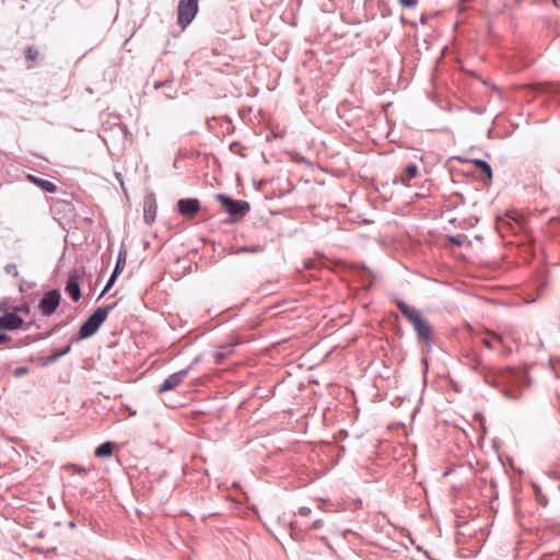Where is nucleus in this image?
Here are the masks:
<instances>
[{
  "instance_id": "nucleus-13",
  "label": "nucleus",
  "mask_w": 560,
  "mask_h": 560,
  "mask_svg": "<svg viewBox=\"0 0 560 560\" xmlns=\"http://www.w3.org/2000/svg\"><path fill=\"white\" fill-rule=\"evenodd\" d=\"M470 163H472L476 168L483 175L485 180L490 183L492 180V170L491 166L483 160H470Z\"/></svg>"
},
{
  "instance_id": "nucleus-22",
  "label": "nucleus",
  "mask_w": 560,
  "mask_h": 560,
  "mask_svg": "<svg viewBox=\"0 0 560 560\" xmlns=\"http://www.w3.org/2000/svg\"><path fill=\"white\" fill-rule=\"evenodd\" d=\"M143 221L145 224L151 225L155 221V212H144Z\"/></svg>"
},
{
  "instance_id": "nucleus-10",
  "label": "nucleus",
  "mask_w": 560,
  "mask_h": 560,
  "mask_svg": "<svg viewBox=\"0 0 560 560\" xmlns=\"http://www.w3.org/2000/svg\"><path fill=\"white\" fill-rule=\"evenodd\" d=\"M523 220V212H504L502 217L497 218V224L498 229L502 230L504 226L512 225V221L516 224H520V222Z\"/></svg>"
},
{
  "instance_id": "nucleus-16",
  "label": "nucleus",
  "mask_w": 560,
  "mask_h": 560,
  "mask_svg": "<svg viewBox=\"0 0 560 560\" xmlns=\"http://www.w3.org/2000/svg\"><path fill=\"white\" fill-rule=\"evenodd\" d=\"M115 444L112 442H105L95 450V456L97 457H109L113 454Z\"/></svg>"
},
{
  "instance_id": "nucleus-26",
  "label": "nucleus",
  "mask_w": 560,
  "mask_h": 560,
  "mask_svg": "<svg viewBox=\"0 0 560 560\" xmlns=\"http://www.w3.org/2000/svg\"><path fill=\"white\" fill-rule=\"evenodd\" d=\"M5 271L8 273H12L13 276L18 277L19 276V272H18V269H16V266L14 265H9L5 267Z\"/></svg>"
},
{
  "instance_id": "nucleus-1",
  "label": "nucleus",
  "mask_w": 560,
  "mask_h": 560,
  "mask_svg": "<svg viewBox=\"0 0 560 560\" xmlns=\"http://www.w3.org/2000/svg\"><path fill=\"white\" fill-rule=\"evenodd\" d=\"M112 307H100L97 308L81 326L80 328V338H89L93 336L101 325L105 322L108 316V312Z\"/></svg>"
},
{
  "instance_id": "nucleus-15",
  "label": "nucleus",
  "mask_w": 560,
  "mask_h": 560,
  "mask_svg": "<svg viewBox=\"0 0 560 560\" xmlns=\"http://www.w3.org/2000/svg\"><path fill=\"white\" fill-rule=\"evenodd\" d=\"M178 210H199L200 209V202L198 199L195 198H188V199H180L177 203Z\"/></svg>"
},
{
  "instance_id": "nucleus-28",
  "label": "nucleus",
  "mask_w": 560,
  "mask_h": 560,
  "mask_svg": "<svg viewBox=\"0 0 560 560\" xmlns=\"http://www.w3.org/2000/svg\"><path fill=\"white\" fill-rule=\"evenodd\" d=\"M11 338L5 334H0V343L10 341Z\"/></svg>"
},
{
  "instance_id": "nucleus-14",
  "label": "nucleus",
  "mask_w": 560,
  "mask_h": 560,
  "mask_svg": "<svg viewBox=\"0 0 560 560\" xmlns=\"http://www.w3.org/2000/svg\"><path fill=\"white\" fill-rule=\"evenodd\" d=\"M27 179L45 191L55 192L57 190L56 185L49 180L36 177L34 175H27Z\"/></svg>"
},
{
  "instance_id": "nucleus-27",
  "label": "nucleus",
  "mask_w": 560,
  "mask_h": 560,
  "mask_svg": "<svg viewBox=\"0 0 560 560\" xmlns=\"http://www.w3.org/2000/svg\"><path fill=\"white\" fill-rule=\"evenodd\" d=\"M450 241L456 245H462L463 243V237L462 236H456V237H451Z\"/></svg>"
},
{
  "instance_id": "nucleus-4",
  "label": "nucleus",
  "mask_w": 560,
  "mask_h": 560,
  "mask_svg": "<svg viewBox=\"0 0 560 560\" xmlns=\"http://www.w3.org/2000/svg\"><path fill=\"white\" fill-rule=\"evenodd\" d=\"M311 514V509L306 506H302L299 509L298 514L295 515V518L291 522V528L292 530H300V532H307L310 529H317L323 526V522L320 520H317L312 523V525H307L303 523L299 517H306Z\"/></svg>"
},
{
  "instance_id": "nucleus-19",
  "label": "nucleus",
  "mask_w": 560,
  "mask_h": 560,
  "mask_svg": "<svg viewBox=\"0 0 560 560\" xmlns=\"http://www.w3.org/2000/svg\"><path fill=\"white\" fill-rule=\"evenodd\" d=\"M493 340L498 342H502V337L498 334H491L490 337L486 336L481 339V342L485 347L492 349L493 348Z\"/></svg>"
},
{
  "instance_id": "nucleus-32",
  "label": "nucleus",
  "mask_w": 560,
  "mask_h": 560,
  "mask_svg": "<svg viewBox=\"0 0 560 560\" xmlns=\"http://www.w3.org/2000/svg\"><path fill=\"white\" fill-rule=\"evenodd\" d=\"M305 267H306L307 269L313 268V267H314L313 261H308V262H306V264H305Z\"/></svg>"
},
{
  "instance_id": "nucleus-24",
  "label": "nucleus",
  "mask_w": 560,
  "mask_h": 560,
  "mask_svg": "<svg viewBox=\"0 0 560 560\" xmlns=\"http://www.w3.org/2000/svg\"><path fill=\"white\" fill-rule=\"evenodd\" d=\"M399 4L405 8H415L418 0H398Z\"/></svg>"
},
{
  "instance_id": "nucleus-2",
  "label": "nucleus",
  "mask_w": 560,
  "mask_h": 560,
  "mask_svg": "<svg viewBox=\"0 0 560 560\" xmlns=\"http://www.w3.org/2000/svg\"><path fill=\"white\" fill-rule=\"evenodd\" d=\"M198 12V0H179L177 8L178 24L185 28Z\"/></svg>"
},
{
  "instance_id": "nucleus-21",
  "label": "nucleus",
  "mask_w": 560,
  "mask_h": 560,
  "mask_svg": "<svg viewBox=\"0 0 560 560\" xmlns=\"http://www.w3.org/2000/svg\"><path fill=\"white\" fill-rule=\"evenodd\" d=\"M71 349V346H67L66 348H63L61 351L55 353L52 357L49 358V362H54L56 360H58L60 357L67 354Z\"/></svg>"
},
{
  "instance_id": "nucleus-11",
  "label": "nucleus",
  "mask_w": 560,
  "mask_h": 560,
  "mask_svg": "<svg viewBox=\"0 0 560 560\" xmlns=\"http://www.w3.org/2000/svg\"><path fill=\"white\" fill-rule=\"evenodd\" d=\"M417 175H418V166L416 164H409L402 170V172L400 173V175L398 176L396 182H399L400 184H402L405 186H409L410 180L412 178H415Z\"/></svg>"
},
{
  "instance_id": "nucleus-7",
  "label": "nucleus",
  "mask_w": 560,
  "mask_h": 560,
  "mask_svg": "<svg viewBox=\"0 0 560 560\" xmlns=\"http://www.w3.org/2000/svg\"><path fill=\"white\" fill-rule=\"evenodd\" d=\"M24 320L15 313H5L0 316V330H15L22 327Z\"/></svg>"
},
{
  "instance_id": "nucleus-25",
  "label": "nucleus",
  "mask_w": 560,
  "mask_h": 560,
  "mask_svg": "<svg viewBox=\"0 0 560 560\" xmlns=\"http://www.w3.org/2000/svg\"><path fill=\"white\" fill-rule=\"evenodd\" d=\"M28 371H30V370H28V368H24V366H22V368H18V369H15V370H14L13 375H14L15 377H20V376H22V375L27 374V373H28Z\"/></svg>"
},
{
  "instance_id": "nucleus-5",
  "label": "nucleus",
  "mask_w": 560,
  "mask_h": 560,
  "mask_svg": "<svg viewBox=\"0 0 560 560\" xmlns=\"http://www.w3.org/2000/svg\"><path fill=\"white\" fill-rule=\"evenodd\" d=\"M83 275V270H75L73 273H71L67 282L66 292L73 299V301H79L81 298L79 281Z\"/></svg>"
},
{
  "instance_id": "nucleus-17",
  "label": "nucleus",
  "mask_w": 560,
  "mask_h": 560,
  "mask_svg": "<svg viewBox=\"0 0 560 560\" xmlns=\"http://www.w3.org/2000/svg\"><path fill=\"white\" fill-rule=\"evenodd\" d=\"M39 56V51L36 47L30 46L25 49V58L30 62L28 68L33 67Z\"/></svg>"
},
{
  "instance_id": "nucleus-31",
  "label": "nucleus",
  "mask_w": 560,
  "mask_h": 560,
  "mask_svg": "<svg viewBox=\"0 0 560 560\" xmlns=\"http://www.w3.org/2000/svg\"><path fill=\"white\" fill-rule=\"evenodd\" d=\"M73 467H74L75 471H78L80 474L86 471L84 468H81V467H78V466H73Z\"/></svg>"
},
{
  "instance_id": "nucleus-6",
  "label": "nucleus",
  "mask_w": 560,
  "mask_h": 560,
  "mask_svg": "<svg viewBox=\"0 0 560 560\" xmlns=\"http://www.w3.org/2000/svg\"><path fill=\"white\" fill-rule=\"evenodd\" d=\"M187 375L186 370L178 371L176 373L171 374L167 378L159 387V393H166L168 390L175 389L179 386Z\"/></svg>"
},
{
  "instance_id": "nucleus-23",
  "label": "nucleus",
  "mask_w": 560,
  "mask_h": 560,
  "mask_svg": "<svg viewBox=\"0 0 560 560\" xmlns=\"http://www.w3.org/2000/svg\"><path fill=\"white\" fill-rule=\"evenodd\" d=\"M117 276L116 273H113L109 278V280L107 281L103 292L101 293V296H103L110 288L112 285L114 284L115 280H116Z\"/></svg>"
},
{
  "instance_id": "nucleus-20",
  "label": "nucleus",
  "mask_w": 560,
  "mask_h": 560,
  "mask_svg": "<svg viewBox=\"0 0 560 560\" xmlns=\"http://www.w3.org/2000/svg\"><path fill=\"white\" fill-rule=\"evenodd\" d=\"M264 248L259 245H255V246H243L241 248L237 249V254L240 253H260L262 252Z\"/></svg>"
},
{
  "instance_id": "nucleus-29",
  "label": "nucleus",
  "mask_w": 560,
  "mask_h": 560,
  "mask_svg": "<svg viewBox=\"0 0 560 560\" xmlns=\"http://www.w3.org/2000/svg\"><path fill=\"white\" fill-rule=\"evenodd\" d=\"M120 264H121V262H120V259H119V260L117 261L116 267H115L114 272H113V273H116V276H118V275H119V272H120V268H121V267H120Z\"/></svg>"
},
{
  "instance_id": "nucleus-33",
  "label": "nucleus",
  "mask_w": 560,
  "mask_h": 560,
  "mask_svg": "<svg viewBox=\"0 0 560 560\" xmlns=\"http://www.w3.org/2000/svg\"><path fill=\"white\" fill-rule=\"evenodd\" d=\"M183 213L189 218H192L196 212L189 211V212H183Z\"/></svg>"
},
{
  "instance_id": "nucleus-9",
  "label": "nucleus",
  "mask_w": 560,
  "mask_h": 560,
  "mask_svg": "<svg viewBox=\"0 0 560 560\" xmlns=\"http://www.w3.org/2000/svg\"><path fill=\"white\" fill-rule=\"evenodd\" d=\"M412 326H413L419 339H421L425 343H429L432 340V336H433L432 328H431L430 324L428 323V320H425L423 317L418 319V322H416Z\"/></svg>"
},
{
  "instance_id": "nucleus-8",
  "label": "nucleus",
  "mask_w": 560,
  "mask_h": 560,
  "mask_svg": "<svg viewBox=\"0 0 560 560\" xmlns=\"http://www.w3.org/2000/svg\"><path fill=\"white\" fill-rule=\"evenodd\" d=\"M225 210H249V203L243 200H233L232 198L219 194L215 196Z\"/></svg>"
},
{
  "instance_id": "nucleus-18",
  "label": "nucleus",
  "mask_w": 560,
  "mask_h": 560,
  "mask_svg": "<svg viewBox=\"0 0 560 560\" xmlns=\"http://www.w3.org/2000/svg\"><path fill=\"white\" fill-rule=\"evenodd\" d=\"M233 352V349L231 346L222 348V350L215 351L213 353V358L217 364H220L223 362L225 358L231 355Z\"/></svg>"
},
{
  "instance_id": "nucleus-12",
  "label": "nucleus",
  "mask_w": 560,
  "mask_h": 560,
  "mask_svg": "<svg viewBox=\"0 0 560 560\" xmlns=\"http://www.w3.org/2000/svg\"><path fill=\"white\" fill-rule=\"evenodd\" d=\"M397 306L401 314L413 325L418 319H420L422 316L421 314L413 307L407 305L404 302H398Z\"/></svg>"
},
{
  "instance_id": "nucleus-30",
  "label": "nucleus",
  "mask_w": 560,
  "mask_h": 560,
  "mask_svg": "<svg viewBox=\"0 0 560 560\" xmlns=\"http://www.w3.org/2000/svg\"><path fill=\"white\" fill-rule=\"evenodd\" d=\"M478 222V219L470 217L468 221V226H474Z\"/></svg>"
},
{
  "instance_id": "nucleus-3",
  "label": "nucleus",
  "mask_w": 560,
  "mask_h": 560,
  "mask_svg": "<svg viewBox=\"0 0 560 560\" xmlns=\"http://www.w3.org/2000/svg\"><path fill=\"white\" fill-rule=\"evenodd\" d=\"M61 295L58 290H50L44 294L38 308L44 316H50L56 312L60 304Z\"/></svg>"
}]
</instances>
